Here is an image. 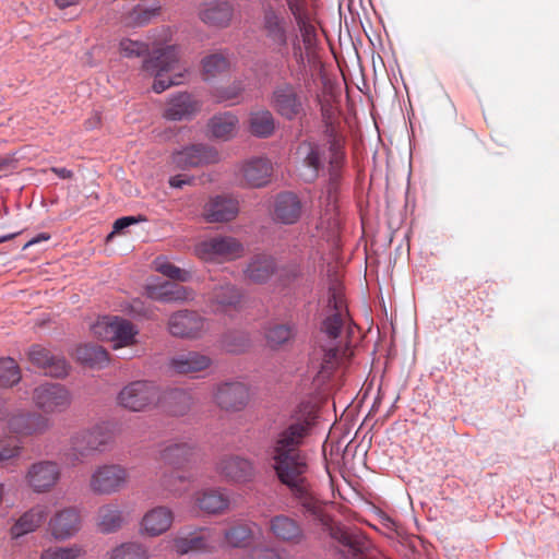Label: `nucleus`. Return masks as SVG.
I'll return each instance as SVG.
<instances>
[{"mask_svg":"<svg viewBox=\"0 0 559 559\" xmlns=\"http://www.w3.org/2000/svg\"><path fill=\"white\" fill-rule=\"evenodd\" d=\"M216 473L227 483L247 484L257 475L254 463L245 456L226 454L218 459L215 466Z\"/></svg>","mask_w":559,"mask_h":559,"instance_id":"nucleus-14","label":"nucleus"},{"mask_svg":"<svg viewBox=\"0 0 559 559\" xmlns=\"http://www.w3.org/2000/svg\"><path fill=\"white\" fill-rule=\"evenodd\" d=\"M147 43L122 38L119 43V52L124 58H144L142 70L154 76L153 90L162 93L173 85L181 84L187 69L180 64V53L176 46H154L150 53Z\"/></svg>","mask_w":559,"mask_h":559,"instance_id":"nucleus-1","label":"nucleus"},{"mask_svg":"<svg viewBox=\"0 0 559 559\" xmlns=\"http://www.w3.org/2000/svg\"><path fill=\"white\" fill-rule=\"evenodd\" d=\"M148 295L162 301H183L191 298L192 292L182 285L167 282L160 286L151 287Z\"/></svg>","mask_w":559,"mask_h":559,"instance_id":"nucleus-44","label":"nucleus"},{"mask_svg":"<svg viewBox=\"0 0 559 559\" xmlns=\"http://www.w3.org/2000/svg\"><path fill=\"white\" fill-rule=\"evenodd\" d=\"M28 358L36 367L44 370L46 376L62 378L68 374L69 366L63 357L55 356L40 345H33Z\"/></svg>","mask_w":559,"mask_h":559,"instance_id":"nucleus-24","label":"nucleus"},{"mask_svg":"<svg viewBox=\"0 0 559 559\" xmlns=\"http://www.w3.org/2000/svg\"><path fill=\"white\" fill-rule=\"evenodd\" d=\"M61 478V466L52 460H39L32 463L24 475L27 488L35 493L50 492Z\"/></svg>","mask_w":559,"mask_h":559,"instance_id":"nucleus-12","label":"nucleus"},{"mask_svg":"<svg viewBox=\"0 0 559 559\" xmlns=\"http://www.w3.org/2000/svg\"><path fill=\"white\" fill-rule=\"evenodd\" d=\"M74 357L81 364L98 369L107 366L109 361L107 350L95 344L79 345L75 348Z\"/></svg>","mask_w":559,"mask_h":559,"instance_id":"nucleus-40","label":"nucleus"},{"mask_svg":"<svg viewBox=\"0 0 559 559\" xmlns=\"http://www.w3.org/2000/svg\"><path fill=\"white\" fill-rule=\"evenodd\" d=\"M242 301V292L235 284L224 282L215 285L207 296V306L215 313L237 310Z\"/></svg>","mask_w":559,"mask_h":559,"instance_id":"nucleus-20","label":"nucleus"},{"mask_svg":"<svg viewBox=\"0 0 559 559\" xmlns=\"http://www.w3.org/2000/svg\"><path fill=\"white\" fill-rule=\"evenodd\" d=\"M308 97L300 84L282 81L273 86L269 104L283 119L293 121L305 116Z\"/></svg>","mask_w":559,"mask_h":559,"instance_id":"nucleus-7","label":"nucleus"},{"mask_svg":"<svg viewBox=\"0 0 559 559\" xmlns=\"http://www.w3.org/2000/svg\"><path fill=\"white\" fill-rule=\"evenodd\" d=\"M51 171L56 174L61 179H70L73 176V173L67 168L52 167Z\"/></svg>","mask_w":559,"mask_h":559,"instance_id":"nucleus-60","label":"nucleus"},{"mask_svg":"<svg viewBox=\"0 0 559 559\" xmlns=\"http://www.w3.org/2000/svg\"><path fill=\"white\" fill-rule=\"evenodd\" d=\"M234 4L228 0H212L200 10L201 21L210 26L224 28L229 26L234 16Z\"/></svg>","mask_w":559,"mask_h":559,"instance_id":"nucleus-30","label":"nucleus"},{"mask_svg":"<svg viewBox=\"0 0 559 559\" xmlns=\"http://www.w3.org/2000/svg\"><path fill=\"white\" fill-rule=\"evenodd\" d=\"M48 515L46 506L37 504L22 514L15 524L11 527V534L14 538L34 532L45 521Z\"/></svg>","mask_w":559,"mask_h":559,"instance_id":"nucleus-38","label":"nucleus"},{"mask_svg":"<svg viewBox=\"0 0 559 559\" xmlns=\"http://www.w3.org/2000/svg\"><path fill=\"white\" fill-rule=\"evenodd\" d=\"M114 429L107 423L75 432L70 439V453L73 462H82L94 452H104L114 442Z\"/></svg>","mask_w":559,"mask_h":559,"instance_id":"nucleus-6","label":"nucleus"},{"mask_svg":"<svg viewBox=\"0 0 559 559\" xmlns=\"http://www.w3.org/2000/svg\"><path fill=\"white\" fill-rule=\"evenodd\" d=\"M249 132L257 138H269L274 133L275 119L269 109L253 110L249 115Z\"/></svg>","mask_w":559,"mask_h":559,"instance_id":"nucleus-41","label":"nucleus"},{"mask_svg":"<svg viewBox=\"0 0 559 559\" xmlns=\"http://www.w3.org/2000/svg\"><path fill=\"white\" fill-rule=\"evenodd\" d=\"M299 29L305 50L311 51L317 45V28L310 20L306 0H284Z\"/></svg>","mask_w":559,"mask_h":559,"instance_id":"nucleus-21","label":"nucleus"},{"mask_svg":"<svg viewBox=\"0 0 559 559\" xmlns=\"http://www.w3.org/2000/svg\"><path fill=\"white\" fill-rule=\"evenodd\" d=\"M129 480L126 467L119 464L97 466L90 477V488L97 495H110L122 489Z\"/></svg>","mask_w":559,"mask_h":559,"instance_id":"nucleus-13","label":"nucleus"},{"mask_svg":"<svg viewBox=\"0 0 559 559\" xmlns=\"http://www.w3.org/2000/svg\"><path fill=\"white\" fill-rule=\"evenodd\" d=\"M111 559H148V551L142 544L124 543L114 549Z\"/></svg>","mask_w":559,"mask_h":559,"instance_id":"nucleus-51","label":"nucleus"},{"mask_svg":"<svg viewBox=\"0 0 559 559\" xmlns=\"http://www.w3.org/2000/svg\"><path fill=\"white\" fill-rule=\"evenodd\" d=\"M80 0H55L56 5L59 9H66L68 7L79 4Z\"/></svg>","mask_w":559,"mask_h":559,"instance_id":"nucleus-61","label":"nucleus"},{"mask_svg":"<svg viewBox=\"0 0 559 559\" xmlns=\"http://www.w3.org/2000/svg\"><path fill=\"white\" fill-rule=\"evenodd\" d=\"M33 402L46 414L61 413L70 406L71 394L59 383L46 382L34 389Z\"/></svg>","mask_w":559,"mask_h":559,"instance_id":"nucleus-15","label":"nucleus"},{"mask_svg":"<svg viewBox=\"0 0 559 559\" xmlns=\"http://www.w3.org/2000/svg\"><path fill=\"white\" fill-rule=\"evenodd\" d=\"M302 205L299 198L293 192L280 193L274 202L273 219L275 222L292 225L301 216Z\"/></svg>","mask_w":559,"mask_h":559,"instance_id":"nucleus-32","label":"nucleus"},{"mask_svg":"<svg viewBox=\"0 0 559 559\" xmlns=\"http://www.w3.org/2000/svg\"><path fill=\"white\" fill-rule=\"evenodd\" d=\"M81 528V515L75 508L58 511L49 521V531L56 539H67Z\"/></svg>","mask_w":559,"mask_h":559,"instance_id":"nucleus-27","label":"nucleus"},{"mask_svg":"<svg viewBox=\"0 0 559 559\" xmlns=\"http://www.w3.org/2000/svg\"><path fill=\"white\" fill-rule=\"evenodd\" d=\"M297 156L302 165L308 169L305 174L306 179L314 180L323 167L322 150L319 144L310 141H304L297 148Z\"/></svg>","mask_w":559,"mask_h":559,"instance_id":"nucleus-37","label":"nucleus"},{"mask_svg":"<svg viewBox=\"0 0 559 559\" xmlns=\"http://www.w3.org/2000/svg\"><path fill=\"white\" fill-rule=\"evenodd\" d=\"M201 109V104L189 93H179L169 98L164 110V118L171 121L191 119Z\"/></svg>","mask_w":559,"mask_h":559,"instance_id":"nucleus-29","label":"nucleus"},{"mask_svg":"<svg viewBox=\"0 0 559 559\" xmlns=\"http://www.w3.org/2000/svg\"><path fill=\"white\" fill-rule=\"evenodd\" d=\"M308 474L282 481L287 486L293 497L299 502L305 512L314 521L330 531L331 537L347 549L352 556L364 554L370 548V540L358 531H348L332 523L331 516L325 512L326 503L314 496L308 480Z\"/></svg>","mask_w":559,"mask_h":559,"instance_id":"nucleus-2","label":"nucleus"},{"mask_svg":"<svg viewBox=\"0 0 559 559\" xmlns=\"http://www.w3.org/2000/svg\"><path fill=\"white\" fill-rule=\"evenodd\" d=\"M250 399L249 389L242 382H223L213 391L214 403L225 412L242 411Z\"/></svg>","mask_w":559,"mask_h":559,"instance_id":"nucleus-18","label":"nucleus"},{"mask_svg":"<svg viewBox=\"0 0 559 559\" xmlns=\"http://www.w3.org/2000/svg\"><path fill=\"white\" fill-rule=\"evenodd\" d=\"M212 359L198 352L180 353L169 359V369L178 374L200 372L207 369Z\"/></svg>","mask_w":559,"mask_h":559,"instance_id":"nucleus-33","label":"nucleus"},{"mask_svg":"<svg viewBox=\"0 0 559 559\" xmlns=\"http://www.w3.org/2000/svg\"><path fill=\"white\" fill-rule=\"evenodd\" d=\"M243 91V83L241 81H235L228 86L215 88L212 95L217 103L229 102L235 104L238 102Z\"/></svg>","mask_w":559,"mask_h":559,"instance_id":"nucleus-52","label":"nucleus"},{"mask_svg":"<svg viewBox=\"0 0 559 559\" xmlns=\"http://www.w3.org/2000/svg\"><path fill=\"white\" fill-rule=\"evenodd\" d=\"M294 324L275 323L266 329L265 337L271 347H278L290 341L295 335Z\"/></svg>","mask_w":559,"mask_h":559,"instance_id":"nucleus-49","label":"nucleus"},{"mask_svg":"<svg viewBox=\"0 0 559 559\" xmlns=\"http://www.w3.org/2000/svg\"><path fill=\"white\" fill-rule=\"evenodd\" d=\"M216 535L210 530H201L188 536H178L174 540V548L177 554L186 555L191 551L212 552L216 548Z\"/></svg>","mask_w":559,"mask_h":559,"instance_id":"nucleus-26","label":"nucleus"},{"mask_svg":"<svg viewBox=\"0 0 559 559\" xmlns=\"http://www.w3.org/2000/svg\"><path fill=\"white\" fill-rule=\"evenodd\" d=\"M258 29L265 48L282 57L288 53L290 21L282 5L261 3Z\"/></svg>","mask_w":559,"mask_h":559,"instance_id":"nucleus-4","label":"nucleus"},{"mask_svg":"<svg viewBox=\"0 0 559 559\" xmlns=\"http://www.w3.org/2000/svg\"><path fill=\"white\" fill-rule=\"evenodd\" d=\"M238 213V201L226 195L211 198L203 207V216L209 223L230 222L236 218Z\"/></svg>","mask_w":559,"mask_h":559,"instance_id":"nucleus-25","label":"nucleus"},{"mask_svg":"<svg viewBox=\"0 0 559 559\" xmlns=\"http://www.w3.org/2000/svg\"><path fill=\"white\" fill-rule=\"evenodd\" d=\"M190 480L191 478L189 476L179 472L175 467V469L164 472L159 476L158 486L167 495L180 497L186 492V484L189 483Z\"/></svg>","mask_w":559,"mask_h":559,"instance_id":"nucleus-43","label":"nucleus"},{"mask_svg":"<svg viewBox=\"0 0 559 559\" xmlns=\"http://www.w3.org/2000/svg\"><path fill=\"white\" fill-rule=\"evenodd\" d=\"M254 559H282V557L276 549L267 548L259 554Z\"/></svg>","mask_w":559,"mask_h":559,"instance_id":"nucleus-59","label":"nucleus"},{"mask_svg":"<svg viewBox=\"0 0 559 559\" xmlns=\"http://www.w3.org/2000/svg\"><path fill=\"white\" fill-rule=\"evenodd\" d=\"M49 238H50V236L48 234H40L37 237H34L33 239H31L26 243V246H32V245L38 243L39 241L48 240Z\"/></svg>","mask_w":559,"mask_h":559,"instance_id":"nucleus-62","label":"nucleus"},{"mask_svg":"<svg viewBox=\"0 0 559 559\" xmlns=\"http://www.w3.org/2000/svg\"><path fill=\"white\" fill-rule=\"evenodd\" d=\"M229 60L223 53H212L202 60L203 79L209 81L219 76L229 69Z\"/></svg>","mask_w":559,"mask_h":559,"instance_id":"nucleus-48","label":"nucleus"},{"mask_svg":"<svg viewBox=\"0 0 559 559\" xmlns=\"http://www.w3.org/2000/svg\"><path fill=\"white\" fill-rule=\"evenodd\" d=\"M309 431L308 420H297L275 436L271 455L273 468L281 483L309 473L307 455L300 449Z\"/></svg>","mask_w":559,"mask_h":559,"instance_id":"nucleus-3","label":"nucleus"},{"mask_svg":"<svg viewBox=\"0 0 559 559\" xmlns=\"http://www.w3.org/2000/svg\"><path fill=\"white\" fill-rule=\"evenodd\" d=\"M174 522L173 511L165 506L148 510L141 521V533L156 537L167 532Z\"/></svg>","mask_w":559,"mask_h":559,"instance_id":"nucleus-31","label":"nucleus"},{"mask_svg":"<svg viewBox=\"0 0 559 559\" xmlns=\"http://www.w3.org/2000/svg\"><path fill=\"white\" fill-rule=\"evenodd\" d=\"M21 370L11 357L0 359V388H11L20 382Z\"/></svg>","mask_w":559,"mask_h":559,"instance_id":"nucleus-50","label":"nucleus"},{"mask_svg":"<svg viewBox=\"0 0 559 559\" xmlns=\"http://www.w3.org/2000/svg\"><path fill=\"white\" fill-rule=\"evenodd\" d=\"M272 537L288 546H299L307 540V534L302 524L287 514L273 515L267 523Z\"/></svg>","mask_w":559,"mask_h":559,"instance_id":"nucleus-16","label":"nucleus"},{"mask_svg":"<svg viewBox=\"0 0 559 559\" xmlns=\"http://www.w3.org/2000/svg\"><path fill=\"white\" fill-rule=\"evenodd\" d=\"M157 270L163 275L180 282H187L191 276V274L188 271L181 270L169 262L159 263Z\"/></svg>","mask_w":559,"mask_h":559,"instance_id":"nucleus-54","label":"nucleus"},{"mask_svg":"<svg viewBox=\"0 0 559 559\" xmlns=\"http://www.w3.org/2000/svg\"><path fill=\"white\" fill-rule=\"evenodd\" d=\"M50 421L45 416L33 412H15L9 414L8 430L17 437H32L46 432Z\"/></svg>","mask_w":559,"mask_h":559,"instance_id":"nucleus-19","label":"nucleus"},{"mask_svg":"<svg viewBox=\"0 0 559 559\" xmlns=\"http://www.w3.org/2000/svg\"><path fill=\"white\" fill-rule=\"evenodd\" d=\"M255 523H236L224 532V544L231 548H246L253 538Z\"/></svg>","mask_w":559,"mask_h":559,"instance_id":"nucleus-42","label":"nucleus"},{"mask_svg":"<svg viewBox=\"0 0 559 559\" xmlns=\"http://www.w3.org/2000/svg\"><path fill=\"white\" fill-rule=\"evenodd\" d=\"M84 555L81 547H51L43 551L40 559H80Z\"/></svg>","mask_w":559,"mask_h":559,"instance_id":"nucleus-53","label":"nucleus"},{"mask_svg":"<svg viewBox=\"0 0 559 559\" xmlns=\"http://www.w3.org/2000/svg\"><path fill=\"white\" fill-rule=\"evenodd\" d=\"M162 402L159 388L151 381L138 380L124 385L117 395L119 406L130 412H145Z\"/></svg>","mask_w":559,"mask_h":559,"instance_id":"nucleus-8","label":"nucleus"},{"mask_svg":"<svg viewBox=\"0 0 559 559\" xmlns=\"http://www.w3.org/2000/svg\"><path fill=\"white\" fill-rule=\"evenodd\" d=\"M242 243L231 236H214L206 238L194 248L199 259L205 262L224 263L236 260L243 254Z\"/></svg>","mask_w":559,"mask_h":559,"instance_id":"nucleus-10","label":"nucleus"},{"mask_svg":"<svg viewBox=\"0 0 559 559\" xmlns=\"http://www.w3.org/2000/svg\"><path fill=\"white\" fill-rule=\"evenodd\" d=\"M329 314L322 322L321 332L331 341H335L343 328L350 330L347 305L341 293L333 290L328 302Z\"/></svg>","mask_w":559,"mask_h":559,"instance_id":"nucleus-17","label":"nucleus"},{"mask_svg":"<svg viewBox=\"0 0 559 559\" xmlns=\"http://www.w3.org/2000/svg\"><path fill=\"white\" fill-rule=\"evenodd\" d=\"M195 454L197 447L193 443L176 442L162 448L156 460L178 468L191 462Z\"/></svg>","mask_w":559,"mask_h":559,"instance_id":"nucleus-35","label":"nucleus"},{"mask_svg":"<svg viewBox=\"0 0 559 559\" xmlns=\"http://www.w3.org/2000/svg\"><path fill=\"white\" fill-rule=\"evenodd\" d=\"M218 153L206 145L198 144L176 152L171 156V163L179 169H189L206 164L216 163Z\"/></svg>","mask_w":559,"mask_h":559,"instance_id":"nucleus-22","label":"nucleus"},{"mask_svg":"<svg viewBox=\"0 0 559 559\" xmlns=\"http://www.w3.org/2000/svg\"><path fill=\"white\" fill-rule=\"evenodd\" d=\"M298 274V270L296 267H293L292 275L295 277Z\"/></svg>","mask_w":559,"mask_h":559,"instance_id":"nucleus-64","label":"nucleus"},{"mask_svg":"<svg viewBox=\"0 0 559 559\" xmlns=\"http://www.w3.org/2000/svg\"><path fill=\"white\" fill-rule=\"evenodd\" d=\"M167 409L175 416H182L187 414L193 405L192 395L181 389H174L162 395Z\"/></svg>","mask_w":559,"mask_h":559,"instance_id":"nucleus-45","label":"nucleus"},{"mask_svg":"<svg viewBox=\"0 0 559 559\" xmlns=\"http://www.w3.org/2000/svg\"><path fill=\"white\" fill-rule=\"evenodd\" d=\"M168 330L177 337L197 338L204 331V319L193 311H179L169 318Z\"/></svg>","mask_w":559,"mask_h":559,"instance_id":"nucleus-23","label":"nucleus"},{"mask_svg":"<svg viewBox=\"0 0 559 559\" xmlns=\"http://www.w3.org/2000/svg\"><path fill=\"white\" fill-rule=\"evenodd\" d=\"M192 181L191 177H188L186 175H177L173 176L169 179V185L173 188H182L185 185H190Z\"/></svg>","mask_w":559,"mask_h":559,"instance_id":"nucleus-57","label":"nucleus"},{"mask_svg":"<svg viewBox=\"0 0 559 559\" xmlns=\"http://www.w3.org/2000/svg\"><path fill=\"white\" fill-rule=\"evenodd\" d=\"M273 166L267 158L252 157L242 163L240 167L241 178L252 188H260L270 182Z\"/></svg>","mask_w":559,"mask_h":559,"instance_id":"nucleus-28","label":"nucleus"},{"mask_svg":"<svg viewBox=\"0 0 559 559\" xmlns=\"http://www.w3.org/2000/svg\"><path fill=\"white\" fill-rule=\"evenodd\" d=\"M278 271L275 259L266 254H257L243 270L245 278L254 284L266 283Z\"/></svg>","mask_w":559,"mask_h":559,"instance_id":"nucleus-34","label":"nucleus"},{"mask_svg":"<svg viewBox=\"0 0 559 559\" xmlns=\"http://www.w3.org/2000/svg\"><path fill=\"white\" fill-rule=\"evenodd\" d=\"M352 356L353 350L347 345L321 346L316 349L311 358V367L316 370L314 383L318 386L325 384L338 369L347 365Z\"/></svg>","mask_w":559,"mask_h":559,"instance_id":"nucleus-9","label":"nucleus"},{"mask_svg":"<svg viewBox=\"0 0 559 559\" xmlns=\"http://www.w3.org/2000/svg\"><path fill=\"white\" fill-rule=\"evenodd\" d=\"M293 56L299 66H305V56L299 41H294L293 44Z\"/></svg>","mask_w":559,"mask_h":559,"instance_id":"nucleus-58","label":"nucleus"},{"mask_svg":"<svg viewBox=\"0 0 559 559\" xmlns=\"http://www.w3.org/2000/svg\"><path fill=\"white\" fill-rule=\"evenodd\" d=\"M238 123L239 120L236 115L223 112L213 116L207 123V128L211 136L228 141L236 135Z\"/></svg>","mask_w":559,"mask_h":559,"instance_id":"nucleus-39","label":"nucleus"},{"mask_svg":"<svg viewBox=\"0 0 559 559\" xmlns=\"http://www.w3.org/2000/svg\"><path fill=\"white\" fill-rule=\"evenodd\" d=\"M195 506L203 512L217 514L229 507V498L221 489L206 488L193 495Z\"/></svg>","mask_w":559,"mask_h":559,"instance_id":"nucleus-36","label":"nucleus"},{"mask_svg":"<svg viewBox=\"0 0 559 559\" xmlns=\"http://www.w3.org/2000/svg\"><path fill=\"white\" fill-rule=\"evenodd\" d=\"M160 13L162 5L158 2L151 5L136 4L126 14L124 23L129 26H143Z\"/></svg>","mask_w":559,"mask_h":559,"instance_id":"nucleus-46","label":"nucleus"},{"mask_svg":"<svg viewBox=\"0 0 559 559\" xmlns=\"http://www.w3.org/2000/svg\"><path fill=\"white\" fill-rule=\"evenodd\" d=\"M97 525L103 533H111L119 530L123 523L120 509L116 504H106L98 509Z\"/></svg>","mask_w":559,"mask_h":559,"instance_id":"nucleus-47","label":"nucleus"},{"mask_svg":"<svg viewBox=\"0 0 559 559\" xmlns=\"http://www.w3.org/2000/svg\"><path fill=\"white\" fill-rule=\"evenodd\" d=\"M138 221L139 219H136L134 216L120 217L114 223V233H120L124 228L135 224Z\"/></svg>","mask_w":559,"mask_h":559,"instance_id":"nucleus-56","label":"nucleus"},{"mask_svg":"<svg viewBox=\"0 0 559 559\" xmlns=\"http://www.w3.org/2000/svg\"><path fill=\"white\" fill-rule=\"evenodd\" d=\"M329 145V175L330 183L326 189L325 213L324 216L329 223L337 224V183L341 178V170L345 164L344 138L337 132L332 122H326L323 131Z\"/></svg>","mask_w":559,"mask_h":559,"instance_id":"nucleus-5","label":"nucleus"},{"mask_svg":"<svg viewBox=\"0 0 559 559\" xmlns=\"http://www.w3.org/2000/svg\"><path fill=\"white\" fill-rule=\"evenodd\" d=\"M21 454V447L11 441L0 439V462L17 457Z\"/></svg>","mask_w":559,"mask_h":559,"instance_id":"nucleus-55","label":"nucleus"},{"mask_svg":"<svg viewBox=\"0 0 559 559\" xmlns=\"http://www.w3.org/2000/svg\"><path fill=\"white\" fill-rule=\"evenodd\" d=\"M9 414L5 412L4 402L0 400V420H8Z\"/></svg>","mask_w":559,"mask_h":559,"instance_id":"nucleus-63","label":"nucleus"},{"mask_svg":"<svg viewBox=\"0 0 559 559\" xmlns=\"http://www.w3.org/2000/svg\"><path fill=\"white\" fill-rule=\"evenodd\" d=\"M93 334L102 341L110 342L114 349L135 344L138 330L127 319L104 317L92 326Z\"/></svg>","mask_w":559,"mask_h":559,"instance_id":"nucleus-11","label":"nucleus"}]
</instances>
